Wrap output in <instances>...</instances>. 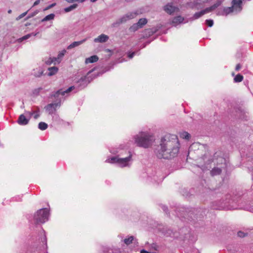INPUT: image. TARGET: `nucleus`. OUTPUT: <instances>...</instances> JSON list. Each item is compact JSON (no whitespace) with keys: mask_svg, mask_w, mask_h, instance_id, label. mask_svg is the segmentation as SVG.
Segmentation results:
<instances>
[{"mask_svg":"<svg viewBox=\"0 0 253 253\" xmlns=\"http://www.w3.org/2000/svg\"><path fill=\"white\" fill-rule=\"evenodd\" d=\"M206 24L209 27H211L213 25V21L212 20H207Z\"/></svg>","mask_w":253,"mask_h":253,"instance_id":"nucleus-31","label":"nucleus"},{"mask_svg":"<svg viewBox=\"0 0 253 253\" xmlns=\"http://www.w3.org/2000/svg\"><path fill=\"white\" fill-rule=\"evenodd\" d=\"M49 211L47 209H41L37 211L34 215V219L36 223H43L48 220Z\"/></svg>","mask_w":253,"mask_h":253,"instance_id":"nucleus-4","label":"nucleus"},{"mask_svg":"<svg viewBox=\"0 0 253 253\" xmlns=\"http://www.w3.org/2000/svg\"><path fill=\"white\" fill-rule=\"evenodd\" d=\"M39 12V11L38 10H36L35 11H34V12L31 13L30 15H29L28 16L27 18H29L35 16Z\"/></svg>","mask_w":253,"mask_h":253,"instance_id":"nucleus-33","label":"nucleus"},{"mask_svg":"<svg viewBox=\"0 0 253 253\" xmlns=\"http://www.w3.org/2000/svg\"><path fill=\"white\" fill-rule=\"evenodd\" d=\"M179 136L182 139L189 140L191 137V135L186 131H182L179 132Z\"/></svg>","mask_w":253,"mask_h":253,"instance_id":"nucleus-20","label":"nucleus"},{"mask_svg":"<svg viewBox=\"0 0 253 253\" xmlns=\"http://www.w3.org/2000/svg\"><path fill=\"white\" fill-rule=\"evenodd\" d=\"M42 89V87H39L38 88L35 89L33 91V93L36 95H38L39 92Z\"/></svg>","mask_w":253,"mask_h":253,"instance_id":"nucleus-30","label":"nucleus"},{"mask_svg":"<svg viewBox=\"0 0 253 253\" xmlns=\"http://www.w3.org/2000/svg\"><path fill=\"white\" fill-rule=\"evenodd\" d=\"M29 114H30V115H32V114H33V113H29Z\"/></svg>","mask_w":253,"mask_h":253,"instance_id":"nucleus-47","label":"nucleus"},{"mask_svg":"<svg viewBox=\"0 0 253 253\" xmlns=\"http://www.w3.org/2000/svg\"><path fill=\"white\" fill-rule=\"evenodd\" d=\"M238 235L240 237H244L246 236V234L243 232L239 231L238 232Z\"/></svg>","mask_w":253,"mask_h":253,"instance_id":"nucleus-36","label":"nucleus"},{"mask_svg":"<svg viewBox=\"0 0 253 253\" xmlns=\"http://www.w3.org/2000/svg\"><path fill=\"white\" fill-rule=\"evenodd\" d=\"M39 116H40L39 114H36L34 116V118L37 119L39 118Z\"/></svg>","mask_w":253,"mask_h":253,"instance_id":"nucleus-42","label":"nucleus"},{"mask_svg":"<svg viewBox=\"0 0 253 253\" xmlns=\"http://www.w3.org/2000/svg\"><path fill=\"white\" fill-rule=\"evenodd\" d=\"M63 56V51H61L58 55L57 57H48L44 58V63L47 65L51 64L56 65L61 62L62 57Z\"/></svg>","mask_w":253,"mask_h":253,"instance_id":"nucleus-9","label":"nucleus"},{"mask_svg":"<svg viewBox=\"0 0 253 253\" xmlns=\"http://www.w3.org/2000/svg\"><path fill=\"white\" fill-rule=\"evenodd\" d=\"M11 11H11V10H10H10H9L8 11V13H11Z\"/></svg>","mask_w":253,"mask_h":253,"instance_id":"nucleus-46","label":"nucleus"},{"mask_svg":"<svg viewBox=\"0 0 253 253\" xmlns=\"http://www.w3.org/2000/svg\"><path fill=\"white\" fill-rule=\"evenodd\" d=\"M164 10L167 13L171 14L175 12H178L179 9L177 7L174 6L171 3H168L164 7Z\"/></svg>","mask_w":253,"mask_h":253,"instance_id":"nucleus-12","label":"nucleus"},{"mask_svg":"<svg viewBox=\"0 0 253 253\" xmlns=\"http://www.w3.org/2000/svg\"><path fill=\"white\" fill-rule=\"evenodd\" d=\"M98 60V57L97 55H93L85 59V63L86 64L96 62Z\"/></svg>","mask_w":253,"mask_h":253,"instance_id":"nucleus-18","label":"nucleus"},{"mask_svg":"<svg viewBox=\"0 0 253 253\" xmlns=\"http://www.w3.org/2000/svg\"><path fill=\"white\" fill-rule=\"evenodd\" d=\"M32 34H27L24 36H23V37H22L21 38H20L18 40L20 41V42H22L24 40H26L28 39H29L30 37H31L32 36Z\"/></svg>","mask_w":253,"mask_h":253,"instance_id":"nucleus-29","label":"nucleus"},{"mask_svg":"<svg viewBox=\"0 0 253 253\" xmlns=\"http://www.w3.org/2000/svg\"><path fill=\"white\" fill-rule=\"evenodd\" d=\"M38 127L41 130H43L47 128V125L45 123L41 122L39 124Z\"/></svg>","mask_w":253,"mask_h":253,"instance_id":"nucleus-26","label":"nucleus"},{"mask_svg":"<svg viewBox=\"0 0 253 253\" xmlns=\"http://www.w3.org/2000/svg\"><path fill=\"white\" fill-rule=\"evenodd\" d=\"M141 28L140 27H139V25H138V24L136 23H135L133 25H132L130 28H129V30L131 32H135L136 31H137L138 29Z\"/></svg>","mask_w":253,"mask_h":253,"instance_id":"nucleus-25","label":"nucleus"},{"mask_svg":"<svg viewBox=\"0 0 253 253\" xmlns=\"http://www.w3.org/2000/svg\"><path fill=\"white\" fill-rule=\"evenodd\" d=\"M242 0H233L232 1V6L231 7L224 8L223 14L227 15L231 12L237 13L241 11L242 8Z\"/></svg>","mask_w":253,"mask_h":253,"instance_id":"nucleus-5","label":"nucleus"},{"mask_svg":"<svg viewBox=\"0 0 253 253\" xmlns=\"http://www.w3.org/2000/svg\"><path fill=\"white\" fill-rule=\"evenodd\" d=\"M40 2V0H37L34 3L33 6H35L38 4H39Z\"/></svg>","mask_w":253,"mask_h":253,"instance_id":"nucleus-39","label":"nucleus"},{"mask_svg":"<svg viewBox=\"0 0 253 253\" xmlns=\"http://www.w3.org/2000/svg\"><path fill=\"white\" fill-rule=\"evenodd\" d=\"M184 20V18L181 16H178L173 18L171 23L174 26L181 23Z\"/></svg>","mask_w":253,"mask_h":253,"instance_id":"nucleus-17","label":"nucleus"},{"mask_svg":"<svg viewBox=\"0 0 253 253\" xmlns=\"http://www.w3.org/2000/svg\"><path fill=\"white\" fill-rule=\"evenodd\" d=\"M42 74H43V71H39L38 73L35 74L34 76L35 77H40Z\"/></svg>","mask_w":253,"mask_h":253,"instance_id":"nucleus-37","label":"nucleus"},{"mask_svg":"<svg viewBox=\"0 0 253 253\" xmlns=\"http://www.w3.org/2000/svg\"><path fill=\"white\" fill-rule=\"evenodd\" d=\"M93 70H90V71H89V72H88L87 75H89L90 73H91L93 71Z\"/></svg>","mask_w":253,"mask_h":253,"instance_id":"nucleus-45","label":"nucleus"},{"mask_svg":"<svg viewBox=\"0 0 253 253\" xmlns=\"http://www.w3.org/2000/svg\"><path fill=\"white\" fill-rule=\"evenodd\" d=\"M74 88H75V86H70L67 90H64V94L65 93H69V92L71 91Z\"/></svg>","mask_w":253,"mask_h":253,"instance_id":"nucleus-34","label":"nucleus"},{"mask_svg":"<svg viewBox=\"0 0 253 253\" xmlns=\"http://www.w3.org/2000/svg\"><path fill=\"white\" fill-rule=\"evenodd\" d=\"M180 143L175 135H167L161 139L160 144L155 149V153L159 159H171L179 153Z\"/></svg>","mask_w":253,"mask_h":253,"instance_id":"nucleus-1","label":"nucleus"},{"mask_svg":"<svg viewBox=\"0 0 253 253\" xmlns=\"http://www.w3.org/2000/svg\"><path fill=\"white\" fill-rule=\"evenodd\" d=\"M134 54V52H132L131 54H130L128 55L129 58H132L133 57Z\"/></svg>","mask_w":253,"mask_h":253,"instance_id":"nucleus-40","label":"nucleus"},{"mask_svg":"<svg viewBox=\"0 0 253 253\" xmlns=\"http://www.w3.org/2000/svg\"><path fill=\"white\" fill-rule=\"evenodd\" d=\"M236 112L240 119L244 121H248L249 120V113L245 110L239 108Z\"/></svg>","mask_w":253,"mask_h":253,"instance_id":"nucleus-13","label":"nucleus"},{"mask_svg":"<svg viewBox=\"0 0 253 253\" xmlns=\"http://www.w3.org/2000/svg\"><path fill=\"white\" fill-rule=\"evenodd\" d=\"M134 239V237L132 236H129L128 238H126L124 240V243L126 245H128L131 244Z\"/></svg>","mask_w":253,"mask_h":253,"instance_id":"nucleus-27","label":"nucleus"},{"mask_svg":"<svg viewBox=\"0 0 253 253\" xmlns=\"http://www.w3.org/2000/svg\"><path fill=\"white\" fill-rule=\"evenodd\" d=\"M97 0H90V1L92 2H95L96 1H97Z\"/></svg>","mask_w":253,"mask_h":253,"instance_id":"nucleus-44","label":"nucleus"},{"mask_svg":"<svg viewBox=\"0 0 253 253\" xmlns=\"http://www.w3.org/2000/svg\"><path fill=\"white\" fill-rule=\"evenodd\" d=\"M58 69L57 67L54 66L52 67H49L48 68V71L49 72L47 74L48 76H52L56 74L58 72Z\"/></svg>","mask_w":253,"mask_h":253,"instance_id":"nucleus-19","label":"nucleus"},{"mask_svg":"<svg viewBox=\"0 0 253 253\" xmlns=\"http://www.w3.org/2000/svg\"><path fill=\"white\" fill-rule=\"evenodd\" d=\"M78 4L77 3H74L70 6L64 8V12H69L71 11H72L78 7Z\"/></svg>","mask_w":253,"mask_h":253,"instance_id":"nucleus-22","label":"nucleus"},{"mask_svg":"<svg viewBox=\"0 0 253 253\" xmlns=\"http://www.w3.org/2000/svg\"><path fill=\"white\" fill-rule=\"evenodd\" d=\"M131 160V155L125 158H120L118 157H113L106 160V162L109 163H117L122 168L129 166V162Z\"/></svg>","mask_w":253,"mask_h":253,"instance_id":"nucleus-6","label":"nucleus"},{"mask_svg":"<svg viewBox=\"0 0 253 253\" xmlns=\"http://www.w3.org/2000/svg\"><path fill=\"white\" fill-rule=\"evenodd\" d=\"M136 15L137 13L135 12H128L114 22L112 24V26L113 27H117L121 24L125 23L128 20L134 18Z\"/></svg>","mask_w":253,"mask_h":253,"instance_id":"nucleus-8","label":"nucleus"},{"mask_svg":"<svg viewBox=\"0 0 253 253\" xmlns=\"http://www.w3.org/2000/svg\"><path fill=\"white\" fill-rule=\"evenodd\" d=\"M134 143L138 147L144 148L150 147L154 142V136L147 131H141L134 136Z\"/></svg>","mask_w":253,"mask_h":253,"instance_id":"nucleus-2","label":"nucleus"},{"mask_svg":"<svg viewBox=\"0 0 253 253\" xmlns=\"http://www.w3.org/2000/svg\"><path fill=\"white\" fill-rule=\"evenodd\" d=\"M27 13V11L25 12H24L23 13H22L21 14H20L19 16H18L16 18V20H20V19H21L22 18L24 17Z\"/></svg>","mask_w":253,"mask_h":253,"instance_id":"nucleus-32","label":"nucleus"},{"mask_svg":"<svg viewBox=\"0 0 253 253\" xmlns=\"http://www.w3.org/2000/svg\"><path fill=\"white\" fill-rule=\"evenodd\" d=\"M54 5H55V3H52L51 4L49 5V6H48L47 7H46V8H45L43 9V11H45V10H48L49 9L53 7Z\"/></svg>","mask_w":253,"mask_h":253,"instance_id":"nucleus-35","label":"nucleus"},{"mask_svg":"<svg viewBox=\"0 0 253 253\" xmlns=\"http://www.w3.org/2000/svg\"><path fill=\"white\" fill-rule=\"evenodd\" d=\"M200 146L198 143L192 144L189 147L188 157H190V155L193 156L194 154H196L199 156L201 151V150L199 149Z\"/></svg>","mask_w":253,"mask_h":253,"instance_id":"nucleus-10","label":"nucleus"},{"mask_svg":"<svg viewBox=\"0 0 253 253\" xmlns=\"http://www.w3.org/2000/svg\"><path fill=\"white\" fill-rule=\"evenodd\" d=\"M222 0H217L216 2L211 7L206 8V9L201 11L200 12L195 13L192 17L190 18L191 20L197 19L204 14L212 11L218 7L222 3Z\"/></svg>","mask_w":253,"mask_h":253,"instance_id":"nucleus-7","label":"nucleus"},{"mask_svg":"<svg viewBox=\"0 0 253 253\" xmlns=\"http://www.w3.org/2000/svg\"><path fill=\"white\" fill-rule=\"evenodd\" d=\"M109 37L105 34H101L97 38L94 39V42H105L108 41Z\"/></svg>","mask_w":253,"mask_h":253,"instance_id":"nucleus-14","label":"nucleus"},{"mask_svg":"<svg viewBox=\"0 0 253 253\" xmlns=\"http://www.w3.org/2000/svg\"><path fill=\"white\" fill-rule=\"evenodd\" d=\"M86 41V39H84L82 41H78V42H74L71 44H70L68 47V49H71L73 48H74L75 47L78 46L80 45L81 44H83L84 42Z\"/></svg>","mask_w":253,"mask_h":253,"instance_id":"nucleus-16","label":"nucleus"},{"mask_svg":"<svg viewBox=\"0 0 253 253\" xmlns=\"http://www.w3.org/2000/svg\"><path fill=\"white\" fill-rule=\"evenodd\" d=\"M241 67L240 64H237L236 65V68H235V70L236 71H238V70H239L241 69Z\"/></svg>","mask_w":253,"mask_h":253,"instance_id":"nucleus-38","label":"nucleus"},{"mask_svg":"<svg viewBox=\"0 0 253 253\" xmlns=\"http://www.w3.org/2000/svg\"><path fill=\"white\" fill-rule=\"evenodd\" d=\"M221 169L218 168H214L211 171V174L212 176L219 175L221 172Z\"/></svg>","mask_w":253,"mask_h":253,"instance_id":"nucleus-21","label":"nucleus"},{"mask_svg":"<svg viewBox=\"0 0 253 253\" xmlns=\"http://www.w3.org/2000/svg\"><path fill=\"white\" fill-rule=\"evenodd\" d=\"M18 123L21 125H26L28 124L29 119H27L23 114L21 115L18 120Z\"/></svg>","mask_w":253,"mask_h":253,"instance_id":"nucleus-15","label":"nucleus"},{"mask_svg":"<svg viewBox=\"0 0 253 253\" xmlns=\"http://www.w3.org/2000/svg\"><path fill=\"white\" fill-rule=\"evenodd\" d=\"M91 80V79H90L89 77H83L78 81V86L81 88H84Z\"/></svg>","mask_w":253,"mask_h":253,"instance_id":"nucleus-11","label":"nucleus"},{"mask_svg":"<svg viewBox=\"0 0 253 253\" xmlns=\"http://www.w3.org/2000/svg\"><path fill=\"white\" fill-rule=\"evenodd\" d=\"M140 253H150L144 250H142L140 252Z\"/></svg>","mask_w":253,"mask_h":253,"instance_id":"nucleus-41","label":"nucleus"},{"mask_svg":"<svg viewBox=\"0 0 253 253\" xmlns=\"http://www.w3.org/2000/svg\"><path fill=\"white\" fill-rule=\"evenodd\" d=\"M60 96H63V90L60 89L57 91L54 94L50 95V98L53 97L55 99L54 102L49 103L44 107V109L46 113L49 115H52L55 113L57 109H59L61 106L62 98Z\"/></svg>","mask_w":253,"mask_h":253,"instance_id":"nucleus-3","label":"nucleus"},{"mask_svg":"<svg viewBox=\"0 0 253 253\" xmlns=\"http://www.w3.org/2000/svg\"><path fill=\"white\" fill-rule=\"evenodd\" d=\"M32 34H32V36H37L39 34V32H37L36 33H32Z\"/></svg>","mask_w":253,"mask_h":253,"instance_id":"nucleus-43","label":"nucleus"},{"mask_svg":"<svg viewBox=\"0 0 253 253\" xmlns=\"http://www.w3.org/2000/svg\"><path fill=\"white\" fill-rule=\"evenodd\" d=\"M243 80V76L240 74H238L236 75V76L234 79V82L236 83L241 82Z\"/></svg>","mask_w":253,"mask_h":253,"instance_id":"nucleus-28","label":"nucleus"},{"mask_svg":"<svg viewBox=\"0 0 253 253\" xmlns=\"http://www.w3.org/2000/svg\"><path fill=\"white\" fill-rule=\"evenodd\" d=\"M55 15L53 13L50 14L46 16L42 20V22L47 21L54 19Z\"/></svg>","mask_w":253,"mask_h":253,"instance_id":"nucleus-24","label":"nucleus"},{"mask_svg":"<svg viewBox=\"0 0 253 253\" xmlns=\"http://www.w3.org/2000/svg\"><path fill=\"white\" fill-rule=\"evenodd\" d=\"M147 23V20L146 18H141L137 23L141 28Z\"/></svg>","mask_w":253,"mask_h":253,"instance_id":"nucleus-23","label":"nucleus"}]
</instances>
